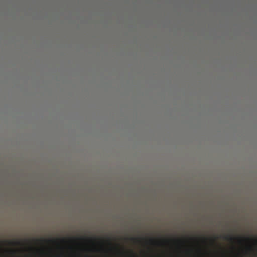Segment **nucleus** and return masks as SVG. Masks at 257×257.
Returning a JSON list of instances; mask_svg holds the SVG:
<instances>
[{
  "instance_id": "2",
  "label": "nucleus",
  "mask_w": 257,
  "mask_h": 257,
  "mask_svg": "<svg viewBox=\"0 0 257 257\" xmlns=\"http://www.w3.org/2000/svg\"><path fill=\"white\" fill-rule=\"evenodd\" d=\"M7 242L10 245H20L21 244L20 242H19V241H8Z\"/></svg>"
},
{
  "instance_id": "9",
  "label": "nucleus",
  "mask_w": 257,
  "mask_h": 257,
  "mask_svg": "<svg viewBox=\"0 0 257 257\" xmlns=\"http://www.w3.org/2000/svg\"><path fill=\"white\" fill-rule=\"evenodd\" d=\"M177 242H181V240H177Z\"/></svg>"
},
{
  "instance_id": "12",
  "label": "nucleus",
  "mask_w": 257,
  "mask_h": 257,
  "mask_svg": "<svg viewBox=\"0 0 257 257\" xmlns=\"http://www.w3.org/2000/svg\"><path fill=\"white\" fill-rule=\"evenodd\" d=\"M255 241H257V239H256Z\"/></svg>"
},
{
  "instance_id": "5",
  "label": "nucleus",
  "mask_w": 257,
  "mask_h": 257,
  "mask_svg": "<svg viewBox=\"0 0 257 257\" xmlns=\"http://www.w3.org/2000/svg\"><path fill=\"white\" fill-rule=\"evenodd\" d=\"M47 241L56 242L57 241V240H47Z\"/></svg>"
},
{
  "instance_id": "7",
  "label": "nucleus",
  "mask_w": 257,
  "mask_h": 257,
  "mask_svg": "<svg viewBox=\"0 0 257 257\" xmlns=\"http://www.w3.org/2000/svg\"><path fill=\"white\" fill-rule=\"evenodd\" d=\"M61 242L64 243L66 242V240L65 239H62L60 240Z\"/></svg>"
},
{
  "instance_id": "10",
  "label": "nucleus",
  "mask_w": 257,
  "mask_h": 257,
  "mask_svg": "<svg viewBox=\"0 0 257 257\" xmlns=\"http://www.w3.org/2000/svg\"><path fill=\"white\" fill-rule=\"evenodd\" d=\"M165 241L166 242H168V240H165Z\"/></svg>"
},
{
  "instance_id": "3",
  "label": "nucleus",
  "mask_w": 257,
  "mask_h": 257,
  "mask_svg": "<svg viewBox=\"0 0 257 257\" xmlns=\"http://www.w3.org/2000/svg\"><path fill=\"white\" fill-rule=\"evenodd\" d=\"M148 241L151 244H155V243L158 242V241L155 240L154 239H152V238L149 239Z\"/></svg>"
},
{
  "instance_id": "4",
  "label": "nucleus",
  "mask_w": 257,
  "mask_h": 257,
  "mask_svg": "<svg viewBox=\"0 0 257 257\" xmlns=\"http://www.w3.org/2000/svg\"><path fill=\"white\" fill-rule=\"evenodd\" d=\"M130 239L133 242H138L140 241V239L134 237H131Z\"/></svg>"
},
{
  "instance_id": "8",
  "label": "nucleus",
  "mask_w": 257,
  "mask_h": 257,
  "mask_svg": "<svg viewBox=\"0 0 257 257\" xmlns=\"http://www.w3.org/2000/svg\"><path fill=\"white\" fill-rule=\"evenodd\" d=\"M217 239V237H215V238L214 239L212 240V241L214 242L215 239Z\"/></svg>"
},
{
  "instance_id": "1",
  "label": "nucleus",
  "mask_w": 257,
  "mask_h": 257,
  "mask_svg": "<svg viewBox=\"0 0 257 257\" xmlns=\"http://www.w3.org/2000/svg\"><path fill=\"white\" fill-rule=\"evenodd\" d=\"M223 239L226 240L233 241L235 239H236L239 242H241L243 240H247L249 241L251 240V239L248 238V237H237L235 238L232 237L231 235H225L223 236Z\"/></svg>"
},
{
  "instance_id": "11",
  "label": "nucleus",
  "mask_w": 257,
  "mask_h": 257,
  "mask_svg": "<svg viewBox=\"0 0 257 257\" xmlns=\"http://www.w3.org/2000/svg\"><path fill=\"white\" fill-rule=\"evenodd\" d=\"M131 253H132L133 255H134V254L133 253V252H131Z\"/></svg>"
},
{
  "instance_id": "6",
  "label": "nucleus",
  "mask_w": 257,
  "mask_h": 257,
  "mask_svg": "<svg viewBox=\"0 0 257 257\" xmlns=\"http://www.w3.org/2000/svg\"><path fill=\"white\" fill-rule=\"evenodd\" d=\"M9 251L11 252V253H13V254H15L16 252V251L13 250H9Z\"/></svg>"
}]
</instances>
